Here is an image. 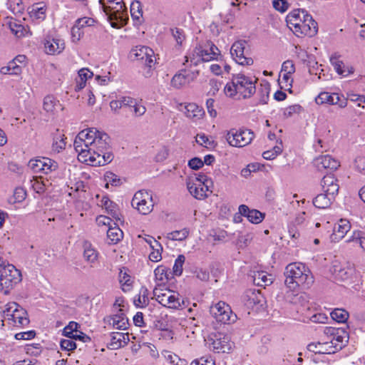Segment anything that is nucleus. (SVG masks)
<instances>
[{
	"mask_svg": "<svg viewBox=\"0 0 365 365\" xmlns=\"http://www.w3.org/2000/svg\"><path fill=\"white\" fill-rule=\"evenodd\" d=\"M108 135L95 128L81 131L74 140V148L79 161L92 166H102L110 163L113 155L107 152Z\"/></svg>",
	"mask_w": 365,
	"mask_h": 365,
	"instance_id": "nucleus-1",
	"label": "nucleus"
},
{
	"mask_svg": "<svg viewBox=\"0 0 365 365\" xmlns=\"http://www.w3.org/2000/svg\"><path fill=\"white\" fill-rule=\"evenodd\" d=\"M286 21L288 27L297 37L315 36L318 31L317 23L304 9H294L289 12Z\"/></svg>",
	"mask_w": 365,
	"mask_h": 365,
	"instance_id": "nucleus-2",
	"label": "nucleus"
},
{
	"mask_svg": "<svg viewBox=\"0 0 365 365\" xmlns=\"http://www.w3.org/2000/svg\"><path fill=\"white\" fill-rule=\"evenodd\" d=\"M284 276L285 285L293 292L307 289L314 282V277L309 269L300 262L288 264L285 268Z\"/></svg>",
	"mask_w": 365,
	"mask_h": 365,
	"instance_id": "nucleus-3",
	"label": "nucleus"
},
{
	"mask_svg": "<svg viewBox=\"0 0 365 365\" xmlns=\"http://www.w3.org/2000/svg\"><path fill=\"white\" fill-rule=\"evenodd\" d=\"M113 28H120L127 24L128 15L124 0H99Z\"/></svg>",
	"mask_w": 365,
	"mask_h": 365,
	"instance_id": "nucleus-4",
	"label": "nucleus"
},
{
	"mask_svg": "<svg viewBox=\"0 0 365 365\" xmlns=\"http://www.w3.org/2000/svg\"><path fill=\"white\" fill-rule=\"evenodd\" d=\"M221 57L219 48L212 42L207 41L203 45L197 46L192 53L186 56L185 65L190 61V66H197L201 62L218 60Z\"/></svg>",
	"mask_w": 365,
	"mask_h": 365,
	"instance_id": "nucleus-5",
	"label": "nucleus"
},
{
	"mask_svg": "<svg viewBox=\"0 0 365 365\" xmlns=\"http://www.w3.org/2000/svg\"><path fill=\"white\" fill-rule=\"evenodd\" d=\"M186 184L189 192L197 200H204L212 192V179L202 173H198L194 178H189Z\"/></svg>",
	"mask_w": 365,
	"mask_h": 365,
	"instance_id": "nucleus-6",
	"label": "nucleus"
},
{
	"mask_svg": "<svg viewBox=\"0 0 365 365\" xmlns=\"http://www.w3.org/2000/svg\"><path fill=\"white\" fill-rule=\"evenodd\" d=\"M3 322L16 327H22L29 323L27 312L19 304L10 302L2 307Z\"/></svg>",
	"mask_w": 365,
	"mask_h": 365,
	"instance_id": "nucleus-7",
	"label": "nucleus"
},
{
	"mask_svg": "<svg viewBox=\"0 0 365 365\" xmlns=\"http://www.w3.org/2000/svg\"><path fill=\"white\" fill-rule=\"evenodd\" d=\"M22 280L21 272L11 264H0V292L5 294Z\"/></svg>",
	"mask_w": 365,
	"mask_h": 365,
	"instance_id": "nucleus-8",
	"label": "nucleus"
},
{
	"mask_svg": "<svg viewBox=\"0 0 365 365\" xmlns=\"http://www.w3.org/2000/svg\"><path fill=\"white\" fill-rule=\"evenodd\" d=\"M153 297L160 304L170 309H180L185 304L184 300L178 292L163 287H155Z\"/></svg>",
	"mask_w": 365,
	"mask_h": 365,
	"instance_id": "nucleus-9",
	"label": "nucleus"
},
{
	"mask_svg": "<svg viewBox=\"0 0 365 365\" xmlns=\"http://www.w3.org/2000/svg\"><path fill=\"white\" fill-rule=\"evenodd\" d=\"M131 205L142 215H148L154 207L151 193L147 190H141L136 192L132 199Z\"/></svg>",
	"mask_w": 365,
	"mask_h": 365,
	"instance_id": "nucleus-10",
	"label": "nucleus"
},
{
	"mask_svg": "<svg viewBox=\"0 0 365 365\" xmlns=\"http://www.w3.org/2000/svg\"><path fill=\"white\" fill-rule=\"evenodd\" d=\"M254 136V133L250 130L232 128L227 131L225 138L230 145L240 148L250 144Z\"/></svg>",
	"mask_w": 365,
	"mask_h": 365,
	"instance_id": "nucleus-11",
	"label": "nucleus"
},
{
	"mask_svg": "<svg viewBox=\"0 0 365 365\" xmlns=\"http://www.w3.org/2000/svg\"><path fill=\"white\" fill-rule=\"evenodd\" d=\"M210 313L217 321L224 324H232L237 319L230 305L222 301L210 307Z\"/></svg>",
	"mask_w": 365,
	"mask_h": 365,
	"instance_id": "nucleus-12",
	"label": "nucleus"
},
{
	"mask_svg": "<svg viewBox=\"0 0 365 365\" xmlns=\"http://www.w3.org/2000/svg\"><path fill=\"white\" fill-rule=\"evenodd\" d=\"M257 79L246 76L244 74L234 76V83L237 86L239 97L250 98L256 91Z\"/></svg>",
	"mask_w": 365,
	"mask_h": 365,
	"instance_id": "nucleus-13",
	"label": "nucleus"
},
{
	"mask_svg": "<svg viewBox=\"0 0 365 365\" xmlns=\"http://www.w3.org/2000/svg\"><path fill=\"white\" fill-rule=\"evenodd\" d=\"M327 339L332 345L331 347L334 349V353L341 350L346 343L348 341V333L341 328L326 327L324 331Z\"/></svg>",
	"mask_w": 365,
	"mask_h": 365,
	"instance_id": "nucleus-14",
	"label": "nucleus"
},
{
	"mask_svg": "<svg viewBox=\"0 0 365 365\" xmlns=\"http://www.w3.org/2000/svg\"><path fill=\"white\" fill-rule=\"evenodd\" d=\"M153 51L147 46H138L133 48L130 52V58L135 61H142L145 62L148 71L145 74L146 77L150 76V68L153 65Z\"/></svg>",
	"mask_w": 365,
	"mask_h": 365,
	"instance_id": "nucleus-15",
	"label": "nucleus"
},
{
	"mask_svg": "<svg viewBox=\"0 0 365 365\" xmlns=\"http://www.w3.org/2000/svg\"><path fill=\"white\" fill-rule=\"evenodd\" d=\"M29 166L34 173L48 174L56 171L58 168V164L48 158H39L31 159L29 163Z\"/></svg>",
	"mask_w": 365,
	"mask_h": 365,
	"instance_id": "nucleus-16",
	"label": "nucleus"
},
{
	"mask_svg": "<svg viewBox=\"0 0 365 365\" xmlns=\"http://www.w3.org/2000/svg\"><path fill=\"white\" fill-rule=\"evenodd\" d=\"M246 42L244 41H237L235 42L230 49V53L235 61L242 66H250L253 63V59L247 57L245 54Z\"/></svg>",
	"mask_w": 365,
	"mask_h": 365,
	"instance_id": "nucleus-17",
	"label": "nucleus"
},
{
	"mask_svg": "<svg viewBox=\"0 0 365 365\" xmlns=\"http://www.w3.org/2000/svg\"><path fill=\"white\" fill-rule=\"evenodd\" d=\"M315 101L319 105L324 103L337 105L341 108L347 106V99L344 96L336 93L322 92L316 98Z\"/></svg>",
	"mask_w": 365,
	"mask_h": 365,
	"instance_id": "nucleus-18",
	"label": "nucleus"
},
{
	"mask_svg": "<svg viewBox=\"0 0 365 365\" xmlns=\"http://www.w3.org/2000/svg\"><path fill=\"white\" fill-rule=\"evenodd\" d=\"M199 75V71H187L182 70L174 75L170 84L175 89H180L193 81Z\"/></svg>",
	"mask_w": 365,
	"mask_h": 365,
	"instance_id": "nucleus-19",
	"label": "nucleus"
},
{
	"mask_svg": "<svg viewBox=\"0 0 365 365\" xmlns=\"http://www.w3.org/2000/svg\"><path fill=\"white\" fill-rule=\"evenodd\" d=\"M45 52L48 55H58L65 49L64 40L59 37L47 36L43 41Z\"/></svg>",
	"mask_w": 365,
	"mask_h": 365,
	"instance_id": "nucleus-20",
	"label": "nucleus"
},
{
	"mask_svg": "<svg viewBox=\"0 0 365 365\" xmlns=\"http://www.w3.org/2000/svg\"><path fill=\"white\" fill-rule=\"evenodd\" d=\"M314 165L319 171L323 172L337 169L339 162L329 155H324L316 158Z\"/></svg>",
	"mask_w": 365,
	"mask_h": 365,
	"instance_id": "nucleus-21",
	"label": "nucleus"
},
{
	"mask_svg": "<svg viewBox=\"0 0 365 365\" xmlns=\"http://www.w3.org/2000/svg\"><path fill=\"white\" fill-rule=\"evenodd\" d=\"M350 229L351 224L349 221L346 219H340L334 226V232L331 235V240L334 242L340 241Z\"/></svg>",
	"mask_w": 365,
	"mask_h": 365,
	"instance_id": "nucleus-22",
	"label": "nucleus"
},
{
	"mask_svg": "<svg viewBox=\"0 0 365 365\" xmlns=\"http://www.w3.org/2000/svg\"><path fill=\"white\" fill-rule=\"evenodd\" d=\"M239 214L244 217H246L247 220L253 224H259L264 218V213L261 212L260 211L252 209L250 210L247 205H241L238 208Z\"/></svg>",
	"mask_w": 365,
	"mask_h": 365,
	"instance_id": "nucleus-23",
	"label": "nucleus"
},
{
	"mask_svg": "<svg viewBox=\"0 0 365 365\" xmlns=\"http://www.w3.org/2000/svg\"><path fill=\"white\" fill-rule=\"evenodd\" d=\"M130 341L129 334L123 332H113L110 334V341L108 347L110 349H118L127 345Z\"/></svg>",
	"mask_w": 365,
	"mask_h": 365,
	"instance_id": "nucleus-24",
	"label": "nucleus"
},
{
	"mask_svg": "<svg viewBox=\"0 0 365 365\" xmlns=\"http://www.w3.org/2000/svg\"><path fill=\"white\" fill-rule=\"evenodd\" d=\"M321 185L324 192L334 196L337 195L339 186L333 175H325L322 180Z\"/></svg>",
	"mask_w": 365,
	"mask_h": 365,
	"instance_id": "nucleus-25",
	"label": "nucleus"
},
{
	"mask_svg": "<svg viewBox=\"0 0 365 365\" xmlns=\"http://www.w3.org/2000/svg\"><path fill=\"white\" fill-rule=\"evenodd\" d=\"M99 253L96 248L89 242H86L83 245V258L90 264L91 267H94L98 263Z\"/></svg>",
	"mask_w": 365,
	"mask_h": 365,
	"instance_id": "nucleus-26",
	"label": "nucleus"
},
{
	"mask_svg": "<svg viewBox=\"0 0 365 365\" xmlns=\"http://www.w3.org/2000/svg\"><path fill=\"white\" fill-rule=\"evenodd\" d=\"M100 202L101 205L106 210L107 213L113 217V220L116 221L121 220V215L115 203L111 201L106 196L103 197Z\"/></svg>",
	"mask_w": 365,
	"mask_h": 365,
	"instance_id": "nucleus-27",
	"label": "nucleus"
},
{
	"mask_svg": "<svg viewBox=\"0 0 365 365\" xmlns=\"http://www.w3.org/2000/svg\"><path fill=\"white\" fill-rule=\"evenodd\" d=\"M252 277L255 285L266 287L272 283L273 278L271 274L264 271H252Z\"/></svg>",
	"mask_w": 365,
	"mask_h": 365,
	"instance_id": "nucleus-28",
	"label": "nucleus"
},
{
	"mask_svg": "<svg viewBox=\"0 0 365 365\" xmlns=\"http://www.w3.org/2000/svg\"><path fill=\"white\" fill-rule=\"evenodd\" d=\"M232 348V343L226 336L216 339L212 342V349L217 353H228L231 351Z\"/></svg>",
	"mask_w": 365,
	"mask_h": 365,
	"instance_id": "nucleus-29",
	"label": "nucleus"
},
{
	"mask_svg": "<svg viewBox=\"0 0 365 365\" xmlns=\"http://www.w3.org/2000/svg\"><path fill=\"white\" fill-rule=\"evenodd\" d=\"M46 7L41 4H36L29 9V14L33 21L41 22L46 18Z\"/></svg>",
	"mask_w": 365,
	"mask_h": 365,
	"instance_id": "nucleus-30",
	"label": "nucleus"
},
{
	"mask_svg": "<svg viewBox=\"0 0 365 365\" xmlns=\"http://www.w3.org/2000/svg\"><path fill=\"white\" fill-rule=\"evenodd\" d=\"M330 62L334 66L336 73L340 76L346 77L354 73V69L352 66H346L336 56H331L330 58Z\"/></svg>",
	"mask_w": 365,
	"mask_h": 365,
	"instance_id": "nucleus-31",
	"label": "nucleus"
},
{
	"mask_svg": "<svg viewBox=\"0 0 365 365\" xmlns=\"http://www.w3.org/2000/svg\"><path fill=\"white\" fill-rule=\"evenodd\" d=\"M331 346L328 340L324 342L311 343L308 345V350L315 354H334V349H332Z\"/></svg>",
	"mask_w": 365,
	"mask_h": 365,
	"instance_id": "nucleus-32",
	"label": "nucleus"
},
{
	"mask_svg": "<svg viewBox=\"0 0 365 365\" xmlns=\"http://www.w3.org/2000/svg\"><path fill=\"white\" fill-rule=\"evenodd\" d=\"M185 114L187 118L196 121L202 118L205 112L197 104L191 103L185 106Z\"/></svg>",
	"mask_w": 365,
	"mask_h": 365,
	"instance_id": "nucleus-33",
	"label": "nucleus"
},
{
	"mask_svg": "<svg viewBox=\"0 0 365 365\" xmlns=\"http://www.w3.org/2000/svg\"><path fill=\"white\" fill-rule=\"evenodd\" d=\"M155 278L158 284L157 287H161V284H165L172 277V273L170 269L164 265L158 266L154 271Z\"/></svg>",
	"mask_w": 365,
	"mask_h": 365,
	"instance_id": "nucleus-34",
	"label": "nucleus"
},
{
	"mask_svg": "<svg viewBox=\"0 0 365 365\" xmlns=\"http://www.w3.org/2000/svg\"><path fill=\"white\" fill-rule=\"evenodd\" d=\"M335 196L326 192L317 195L313 200V205L319 209H325L330 206Z\"/></svg>",
	"mask_w": 365,
	"mask_h": 365,
	"instance_id": "nucleus-35",
	"label": "nucleus"
},
{
	"mask_svg": "<svg viewBox=\"0 0 365 365\" xmlns=\"http://www.w3.org/2000/svg\"><path fill=\"white\" fill-rule=\"evenodd\" d=\"M9 25L11 32L17 38H22L29 34L31 35L29 28H26L24 26L18 23L16 21H10Z\"/></svg>",
	"mask_w": 365,
	"mask_h": 365,
	"instance_id": "nucleus-36",
	"label": "nucleus"
},
{
	"mask_svg": "<svg viewBox=\"0 0 365 365\" xmlns=\"http://www.w3.org/2000/svg\"><path fill=\"white\" fill-rule=\"evenodd\" d=\"M60 106L59 101L53 96H46L43 98V108L47 113H53Z\"/></svg>",
	"mask_w": 365,
	"mask_h": 365,
	"instance_id": "nucleus-37",
	"label": "nucleus"
},
{
	"mask_svg": "<svg viewBox=\"0 0 365 365\" xmlns=\"http://www.w3.org/2000/svg\"><path fill=\"white\" fill-rule=\"evenodd\" d=\"M118 278L123 292H129L131 290L133 287V279L124 268L120 269Z\"/></svg>",
	"mask_w": 365,
	"mask_h": 365,
	"instance_id": "nucleus-38",
	"label": "nucleus"
},
{
	"mask_svg": "<svg viewBox=\"0 0 365 365\" xmlns=\"http://www.w3.org/2000/svg\"><path fill=\"white\" fill-rule=\"evenodd\" d=\"M117 329H126L128 325V320L124 314L121 313L113 316L110 322Z\"/></svg>",
	"mask_w": 365,
	"mask_h": 365,
	"instance_id": "nucleus-39",
	"label": "nucleus"
},
{
	"mask_svg": "<svg viewBox=\"0 0 365 365\" xmlns=\"http://www.w3.org/2000/svg\"><path fill=\"white\" fill-rule=\"evenodd\" d=\"M148 295V290L145 287H142L139 292V294L134 298L135 305L140 308L146 307L149 303Z\"/></svg>",
	"mask_w": 365,
	"mask_h": 365,
	"instance_id": "nucleus-40",
	"label": "nucleus"
},
{
	"mask_svg": "<svg viewBox=\"0 0 365 365\" xmlns=\"http://www.w3.org/2000/svg\"><path fill=\"white\" fill-rule=\"evenodd\" d=\"M123 231L118 226H110L107 230L108 239L113 244L118 242L123 238Z\"/></svg>",
	"mask_w": 365,
	"mask_h": 365,
	"instance_id": "nucleus-41",
	"label": "nucleus"
},
{
	"mask_svg": "<svg viewBox=\"0 0 365 365\" xmlns=\"http://www.w3.org/2000/svg\"><path fill=\"white\" fill-rule=\"evenodd\" d=\"M1 73L6 75H18L21 73V67L12 60L6 66H4L0 70Z\"/></svg>",
	"mask_w": 365,
	"mask_h": 365,
	"instance_id": "nucleus-42",
	"label": "nucleus"
},
{
	"mask_svg": "<svg viewBox=\"0 0 365 365\" xmlns=\"http://www.w3.org/2000/svg\"><path fill=\"white\" fill-rule=\"evenodd\" d=\"M26 191L21 187H16L14 190V195L9 198V202L11 204L22 202L26 197Z\"/></svg>",
	"mask_w": 365,
	"mask_h": 365,
	"instance_id": "nucleus-43",
	"label": "nucleus"
},
{
	"mask_svg": "<svg viewBox=\"0 0 365 365\" xmlns=\"http://www.w3.org/2000/svg\"><path fill=\"white\" fill-rule=\"evenodd\" d=\"M346 242H355L358 244L362 250H365V237L359 230H355L352 232L351 236L346 240Z\"/></svg>",
	"mask_w": 365,
	"mask_h": 365,
	"instance_id": "nucleus-44",
	"label": "nucleus"
},
{
	"mask_svg": "<svg viewBox=\"0 0 365 365\" xmlns=\"http://www.w3.org/2000/svg\"><path fill=\"white\" fill-rule=\"evenodd\" d=\"M189 235V230L183 228L180 230H175L168 233L167 238L171 240L182 241L186 239Z\"/></svg>",
	"mask_w": 365,
	"mask_h": 365,
	"instance_id": "nucleus-45",
	"label": "nucleus"
},
{
	"mask_svg": "<svg viewBox=\"0 0 365 365\" xmlns=\"http://www.w3.org/2000/svg\"><path fill=\"white\" fill-rule=\"evenodd\" d=\"M331 317L339 323H344L349 318V313L342 309H335L331 312Z\"/></svg>",
	"mask_w": 365,
	"mask_h": 365,
	"instance_id": "nucleus-46",
	"label": "nucleus"
},
{
	"mask_svg": "<svg viewBox=\"0 0 365 365\" xmlns=\"http://www.w3.org/2000/svg\"><path fill=\"white\" fill-rule=\"evenodd\" d=\"M130 15L134 20H140L143 17V10L139 1H134L130 4Z\"/></svg>",
	"mask_w": 365,
	"mask_h": 365,
	"instance_id": "nucleus-47",
	"label": "nucleus"
},
{
	"mask_svg": "<svg viewBox=\"0 0 365 365\" xmlns=\"http://www.w3.org/2000/svg\"><path fill=\"white\" fill-rule=\"evenodd\" d=\"M154 247H151V252L149 255V259L153 262H159L162 259L163 247L159 242H154Z\"/></svg>",
	"mask_w": 365,
	"mask_h": 365,
	"instance_id": "nucleus-48",
	"label": "nucleus"
},
{
	"mask_svg": "<svg viewBox=\"0 0 365 365\" xmlns=\"http://www.w3.org/2000/svg\"><path fill=\"white\" fill-rule=\"evenodd\" d=\"M66 147V142L63 135L58 134L53 138L52 143V150L56 153H60Z\"/></svg>",
	"mask_w": 365,
	"mask_h": 365,
	"instance_id": "nucleus-49",
	"label": "nucleus"
},
{
	"mask_svg": "<svg viewBox=\"0 0 365 365\" xmlns=\"http://www.w3.org/2000/svg\"><path fill=\"white\" fill-rule=\"evenodd\" d=\"M185 261V257L183 255H180L175 261L173 267V274L176 276H180L183 270V264Z\"/></svg>",
	"mask_w": 365,
	"mask_h": 365,
	"instance_id": "nucleus-50",
	"label": "nucleus"
},
{
	"mask_svg": "<svg viewBox=\"0 0 365 365\" xmlns=\"http://www.w3.org/2000/svg\"><path fill=\"white\" fill-rule=\"evenodd\" d=\"M224 92L227 97L234 98L238 95V91L235 83H234V76L232 78L231 82L227 83L224 88Z\"/></svg>",
	"mask_w": 365,
	"mask_h": 365,
	"instance_id": "nucleus-51",
	"label": "nucleus"
},
{
	"mask_svg": "<svg viewBox=\"0 0 365 365\" xmlns=\"http://www.w3.org/2000/svg\"><path fill=\"white\" fill-rule=\"evenodd\" d=\"M105 181L106 182V187L110 184L113 186H118L120 185V179L114 173L107 172L104 175Z\"/></svg>",
	"mask_w": 365,
	"mask_h": 365,
	"instance_id": "nucleus-52",
	"label": "nucleus"
},
{
	"mask_svg": "<svg viewBox=\"0 0 365 365\" xmlns=\"http://www.w3.org/2000/svg\"><path fill=\"white\" fill-rule=\"evenodd\" d=\"M95 20L92 18L83 17L77 19L74 24V26L83 30L86 26H91L94 24Z\"/></svg>",
	"mask_w": 365,
	"mask_h": 365,
	"instance_id": "nucleus-53",
	"label": "nucleus"
},
{
	"mask_svg": "<svg viewBox=\"0 0 365 365\" xmlns=\"http://www.w3.org/2000/svg\"><path fill=\"white\" fill-rule=\"evenodd\" d=\"M130 108H133V113L135 117H140L146 112L145 106L137 100L134 101Z\"/></svg>",
	"mask_w": 365,
	"mask_h": 365,
	"instance_id": "nucleus-54",
	"label": "nucleus"
},
{
	"mask_svg": "<svg viewBox=\"0 0 365 365\" xmlns=\"http://www.w3.org/2000/svg\"><path fill=\"white\" fill-rule=\"evenodd\" d=\"M190 365H215V362L212 356H205L193 360Z\"/></svg>",
	"mask_w": 365,
	"mask_h": 365,
	"instance_id": "nucleus-55",
	"label": "nucleus"
},
{
	"mask_svg": "<svg viewBox=\"0 0 365 365\" xmlns=\"http://www.w3.org/2000/svg\"><path fill=\"white\" fill-rule=\"evenodd\" d=\"M60 345L62 349L73 351L76 349V344L72 338L63 339L61 341Z\"/></svg>",
	"mask_w": 365,
	"mask_h": 365,
	"instance_id": "nucleus-56",
	"label": "nucleus"
},
{
	"mask_svg": "<svg viewBox=\"0 0 365 365\" xmlns=\"http://www.w3.org/2000/svg\"><path fill=\"white\" fill-rule=\"evenodd\" d=\"M84 34L83 30H81L76 26H73L71 31V41L73 43L78 42Z\"/></svg>",
	"mask_w": 365,
	"mask_h": 365,
	"instance_id": "nucleus-57",
	"label": "nucleus"
},
{
	"mask_svg": "<svg viewBox=\"0 0 365 365\" xmlns=\"http://www.w3.org/2000/svg\"><path fill=\"white\" fill-rule=\"evenodd\" d=\"M78 324L75 322H71L69 324L63 329V334L65 336L68 337L71 335L73 334L76 331H78Z\"/></svg>",
	"mask_w": 365,
	"mask_h": 365,
	"instance_id": "nucleus-58",
	"label": "nucleus"
},
{
	"mask_svg": "<svg viewBox=\"0 0 365 365\" xmlns=\"http://www.w3.org/2000/svg\"><path fill=\"white\" fill-rule=\"evenodd\" d=\"M196 142L205 148H209L213 144V141L210 140L205 134H197L196 136Z\"/></svg>",
	"mask_w": 365,
	"mask_h": 365,
	"instance_id": "nucleus-59",
	"label": "nucleus"
},
{
	"mask_svg": "<svg viewBox=\"0 0 365 365\" xmlns=\"http://www.w3.org/2000/svg\"><path fill=\"white\" fill-rule=\"evenodd\" d=\"M302 110V107L299 105H292L284 110V115L286 118L291 117L294 113H299Z\"/></svg>",
	"mask_w": 365,
	"mask_h": 365,
	"instance_id": "nucleus-60",
	"label": "nucleus"
},
{
	"mask_svg": "<svg viewBox=\"0 0 365 365\" xmlns=\"http://www.w3.org/2000/svg\"><path fill=\"white\" fill-rule=\"evenodd\" d=\"M280 72L293 74L295 72V66L293 61L290 60L285 61L282 63Z\"/></svg>",
	"mask_w": 365,
	"mask_h": 365,
	"instance_id": "nucleus-61",
	"label": "nucleus"
},
{
	"mask_svg": "<svg viewBox=\"0 0 365 365\" xmlns=\"http://www.w3.org/2000/svg\"><path fill=\"white\" fill-rule=\"evenodd\" d=\"M274 8L281 12H284L289 7V4L285 0H273Z\"/></svg>",
	"mask_w": 365,
	"mask_h": 365,
	"instance_id": "nucleus-62",
	"label": "nucleus"
},
{
	"mask_svg": "<svg viewBox=\"0 0 365 365\" xmlns=\"http://www.w3.org/2000/svg\"><path fill=\"white\" fill-rule=\"evenodd\" d=\"M172 34L178 45L181 46L182 44V42L185 39V36L183 34V31L181 29L175 28L174 29H172Z\"/></svg>",
	"mask_w": 365,
	"mask_h": 365,
	"instance_id": "nucleus-63",
	"label": "nucleus"
},
{
	"mask_svg": "<svg viewBox=\"0 0 365 365\" xmlns=\"http://www.w3.org/2000/svg\"><path fill=\"white\" fill-rule=\"evenodd\" d=\"M355 166L357 170L365 174V157H358L355 160Z\"/></svg>",
	"mask_w": 365,
	"mask_h": 365,
	"instance_id": "nucleus-64",
	"label": "nucleus"
}]
</instances>
